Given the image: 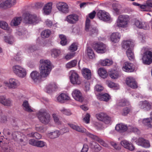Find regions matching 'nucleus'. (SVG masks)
<instances>
[{
  "label": "nucleus",
  "instance_id": "nucleus-1",
  "mask_svg": "<svg viewBox=\"0 0 152 152\" xmlns=\"http://www.w3.org/2000/svg\"><path fill=\"white\" fill-rule=\"evenodd\" d=\"M40 63L41 64L40 75L36 71H33L30 74L31 78L34 82L39 81L41 77H47L51 70V64L49 60L41 59L40 61Z\"/></svg>",
  "mask_w": 152,
  "mask_h": 152
},
{
  "label": "nucleus",
  "instance_id": "nucleus-2",
  "mask_svg": "<svg viewBox=\"0 0 152 152\" xmlns=\"http://www.w3.org/2000/svg\"><path fill=\"white\" fill-rule=\"evenodd\" d=\"M37 115L39 121L44 124H48L50 122V115L46 110H41L38 113Z\"/></svg>",
  "mask_w": 152,
  "mask_h": 152
},
{
  "label": "nucleus",
  "instance_id": "nucleus-3",
  "mask_svg": "<svg viewBox=\"0 0 152 152\" xmlns=\"http://www.w3.org/2000/svg\"><path fill=\"white\" fill-rule=\"evenodd\" d=\"M129 20L130 18L128 15H121L118 17L117 20V26L118 27L126 28Z\"/></svg>",
  "mask_w": 152,
  "mask_h": 152
},
{
  "label": "nucleus",
  "instance_id": "nucleus-4",
  "mask_svg": "<svg viewBox=\"0 0 152 152\" xmlns=\"http://www.w3.org/2000/svg\"><path fill=\"white\" fill-rule=\"evenodd\" d=\"M23 22L26 23H37L39 20L35 15H32L29 13L26 12L23 14Z\"/></svg>",
  "mask_w": 152,
  "mask_h": 152
},
{
  "label": "nucleus",
  "instance_id": "nucleus-5",
  "mask_svg": "<svg viewBox=\"0 0 152 152\" xmlns=\"http://www.w3.org/2000/svg\"><path fill=\"white\" fill-rule=\"evenodd\" d=\"M134 6H138L141 10L143 11L150 12L152 8V0H147L145 3L143 4H140L135 2L132 3Z\"/></svg>",
  "mask_w": 152,
  "mask_h": 152
},
{
  "label": "nucleus",
  "instance_id": "nucleus-6",
  "mask_svg": "<svg viewBox=\"0 0 152 152\" xmlns=\"http://www.w3.org/2000/svg\"><path fill=\"white\" fill-rule=\"evenodd\" d=\"M12 69L14 73L20 77L23 78L26 75V69L20 66L15 65L13 66Z\"/></svg>",
  "mask_w": 152,
  "mask_h": 152
},
{
  "label": "nucleus",
  "instance_id": "nucleus-7",
  "mask_svg": "<svg viewBox=\"0 0 152 152\" xmlns=\"http://www.w3.org/2000/svg\"><path fill=\"white\" fill-rule=\"evenodd\" d=\"M90 20L88 18H86L85 24V30L89 32L90 35H97L98 33V30L95 27L90 26Z\"/></svg>",
  "mask_w": 152,
  "mask_h": 152
},
{
  "label": "nucleus",
  "instance_id": "nucleus-8",
  "mask_svg": "<svg viewBox=\"0 0 152 152\" xmlns=\"http://www.w3.org/2000/svg\"><path fill=\"white\" fill-rule=\"evenodd\" d=\"M69 77L70 82L74 85H79L81 83V81L77 74L75 71H71Z\"/></svg>",
  "mask_w": 152,
  "mask_h": 152
},
{
  "label": "nucleus",
  "instance_id": "nucleus-9",
  "mask_svg": "<svg viewBox=\"0 0 152 152\" xmlns=\"http://www.w3.org/2000/svg\"><path fill=\"white\" fill-rule=\"evenodd\" d=\"M94 50L98 53H103L106 51V45L102 42L94 43L93 46Z\"/></svg>",
  "mask_w": 152,
  "mask_h": 152
},
{
  "label": "nucleus",
  "instance_id": "nucleus-10",
  "mask_svg": "<svg viewBox=\"0 0 152 152\" xmlns=\"http://www.w3.org/2000/svg\"><path fill=\"white\" fill-rule=\"evenodd\" d=\"M56 7L59 11L63 13H67L69 11V7L66 3L59 2L56 4Z\"/></svg>",
  "mask_w": 152,
  "mask_h": 152
},
{
  "label": "nucleus",
  "instance_id": "nucleus-11",
  "mask_svg": "<svg viewBox=\"0 0 152 152\" xmlns=\"http://www.w3.org/2000/svg\"><path fill=\"white\" fill-rule=\"evenodd\" d=\"M142 59L144 64L147 65L150 64L152 62V52L148 51L145 52Z\"/></svg>",
  "mask_w": 152,
  "mask_h": 152
},
{
  "label": "nucleus",
  "instance_id": "nucleus-12",
  "mask_svg": "<svg viewBox=\"0 0 152 152\" xmlns=\"http://www.w3.org/2000/svg\"><path fill=\"white\" fill-rule=\"evenodd\" d=\"M97 15L99 19L104 21H109L110 19L109 14L104 10H99L97 14Z\"/></svg>",
  "mask_w": 152,
  "mask_h": 152
},
{
  "label": "nucleus",
  "instance_id": "nucleus-13",
  "mask_svg": "<svg viewBox=\"0 0 152 152\" xmlns=\"http://www.w3.org/2000/svg\"><path fill=\"white\" fill-rule=\"evenodd\" d=\"M139 107L143 110L148 111L151 110L152 107V103L145 100L140 102L139 104Z\"/></svg>",
  "mask_w": 152,
  "mask_h": 152
},
{
  "label": "nucleus",
  "instance_id": "nucleus-14",
  "mask_svg": "<svg viewBox=\"0 0 152 152\" xmlns=\"http://www.w3.org/2000/svg\"><path fill=\"white\" fill-rule=\"evenodd\" d=\"M96 117L99 120L102 121L106 124H109L110 121V118L106 114L103 113H101L96 115Z\"/></svg>",
  "mask_w": 152,
  "mask_h": 152
},
{
  "label": "nucleus",
  "instance_id": "nucleus-15",
  "mask_svg": "<svg viewBox=\"0 0 152 152\" xmlns=\"http://www.w3.org/2000/svg\"><path fill=\"white\" fill-rule=\"evenodd\" d=\"M6 84L9 88H15L20 84L19 81L14 78H10L9 80V83H5Z\"/></svg>",
  "mask_w": 152,
  "mask_h": 152
},
{
  "label": "nucleus",
  "instance_id": "nucleus-16",
  "mask_svg": "<svg viewBox=\"0 0 152 152\" xmlns=\"http://www.w3.org/2000/svg\"><path fill=\"white\" fill-rule=\"evenodd\" d=\"M72 95L74 99L77 101L82 102L83 100L82 93L78 89L74 90L72 92Z\"/></svg>",
  "mask_w": 152,
  "mask_h": 152
},
{
  "label": "nucleus",
  "instance_id": "nucleus-17",
  "mask_svg": "<svg viewBox=\"0 0 152 152\" xmlns=\"http://www.w3.org/2000/svg\"><path fill=\"white\" fill-rule=\"evenodd\" d=\"M79 17L75 14L69 15L67 16L65 18V20L70 24H74L78 20Z\"/></svg>",
  "mask_w": 152,
  "mask_h": 152
},
{
  "label": "nucleus",
  "instance_id": "nucleus-18",
  "mask_svg": "<svg viewBox=\"0 0 152 152\" xmlns=\"http://www.w3.org/2000/svg\"><path fill=\"white\" fill-rule=\"evenodd\" d=\"M134 25L140 28L147 29L149 28L148 26L147 23L137 19H135L134 20Z\"/></svg>",
  "mask_w": 152,
  "mask_h": 152
},
{
  "label": "nucleus",
  "instance_id": "nucleus-19",
  "mask_svg": "<svg viewBox=\"0 0 152 152\" xmlns=\"http://www.w3.org/2000/svg\"><path fill=\"white\" fill-rule=\"evenodd\" d=\"M122 69L124 71L129 72H132L134 70L133 64L129 62H126L124 63Z\"/></svg>",
  "mask_w": 152,
  "mask_h": 152
},
{
  "label": "nucleus",
  "instance_id": "nucleus-20",
  "mask_svg": "<svg viewBox=\"0 0 152 152\" xmlns=\"http://www.w3.org/2000/svg\"><path fill=\"white\" fill-rule=\"evenodd\" d=\"M136 143L138 145L145 148H148L150 146L149 141L143 138H139L136 141Z\"/></svg>",
  "mask_w": 152,
  "mask_h": 152
},
{
  "label": "nucleus",
  "instance_id": "nucleus-21",
  "mask_svg": "<svg viewBox=\"0 0 152 152\" xmlns=\"http://www.w3.org/2000/svg\"><path fill=\"white\" fill-rule=\"evenodd\" d=\"M121 145L124 148L129 150L132 151L134 150L135 147L131 142H129L126 140H124L121 142Z\"/></svg>",
  "mask_w": 152,
  "mask_h": 152
},
{
  "label": "nucleus",
  "instance_id": "nucleus-22",
  "mask_svg": "<svg viewBox=\"0 0 152 152\" xmlns=\"http://www.w3.org/2000/svg\"><path fill=\"white\" fill-rule=\"evenodd\" d=\"M126 83L128 86L132 88H136L137 87L135 80L131 77H128L126 78Z\"/></svg>",
  "mask_w": 152,
  "mask_h": 152
},
{
  "label": "nucleus",
  "instance_id": "nucleus-23",
  "mask_svg": "<svg viewBox=\"0 0 152 152\" xmlns=\"http://www.w3.org/2000/svg\"><path fill=\"white\" fill-rule=\"evenodd\" d=\"M128 126L127 127L122 124H117L115 127L116 130L120 132H124L128 130Z\"/></svg>",
  "mask_w": 152,
  "mask_h": 152
},
{
  "label": "nucleus",
  "instance_id": "nucleus-24",
  "mask_svg": "<svg viewBox=\"0 0 152 152\" xmlns=\"http://www.w3.org/2000/svg\"><path fill=\"white\" fill-rule=\"evenodd\" d=\"M15 3V0H6L3 2L2 8L5 9L10 8L14 5Z\"/></svg>",
  "mask_w": 152,
  "mask_h": 152
},
{
  "label": "nucleus",
  "instance_id": "nucleus-25",
  "mask_svg": "<svg viewBox=\"0 0 152 152\" xmlns=\"http://www.w3.org/2000/svg\"><path fill=\"white\" fill-rule=\"evenodd\" d=\"M121 35L118 32L113 33L110 36L111 41L114 43H117L120 40L121 38Z\"/></svg>",
  "mask_w": 152,
  "mask_h": 152
},
{
  "label": "nucleus",
  "instance_id": "nucleus-26",
  "mask_svg": "<svg viewBox=\"0 0 152 152\" xmlns=\"http://www.w3.org/2000/svg\"><path fill=\"white\" fill-rule=\"evenodd\" d=\"M82 75L87 80L90 79L91 78V71L88 68H83L82 70Z\"/></svg>",
  "mask_w": 152,
  "mask_h": 152
},
{
  "label": "nucleus",
  "instance_id": "nucleus-27",
  "mask_svg": "<svg viewBox=\"0 0 152 152\" xmlns=\"http://www.w3.org/2000/svg\"><path fill=\"white\" fill-rule=\"evenodd\" d=\"M0 27L2 29L6 30L8 33H10L12 31V29L8 26V25L7 23L4 21H0Z\"/></svg>",
  "mask_w": 152,
  "mask_h": 152
},
{
  "label": "nucleus",
  "instance_id": "nucleus-28",
  "mask_svg": "<svg viewBox=\"0 0 152 152\" xmlns=\"http://www.w3.org/2000/svg\"><path fill=\"white\" fill-rule=\"evenodd\" d=\"M70 99V97L67 94L62 93L57 97V100L61 103H64V101L69 100Z\"/></svg>",
  "mask_w": 152,
  "mask_h": 152
},
{
  "label": "nucleus",
  "instance_id": "nucleus-29",
  "mask_svg": "<svg viewBox=\"0 0 152 152\" xmlns=\"http://www.w3.org/2000/svg\"><path fill=\"white\" fill-rule=\"evenodd\" d=\"M0 152H10L8 144L0 141Z\"/></svg>",
  "mask_w": 152,
  "mask_h": 152
},
{
  "label": "nucleus",
  "instance_id": "nucleus-30",
  "mask_svg": "<svg viewBox=\"0 0 152 152\" xmlns=\"http://www.w3.org/2000/svg\"><path fill=\"white\" fill-rule=\"evenodd\" d=\"M0 103L5 106H10L12 104L11 101L4 96H0Z\"/></svg>",
  "mask_w": 152,
  "mask_h": 152
},
{
  "label": "nucleus",
  "instance_id": "nucleus-31",
  "mask_svg": "<svg viewBox=\"0 0 152 152\" xmlns=\"http://www.w3.org/2000/svg\"><path fill=\"white\" fill-rule=\"evenodd\" d=\"M53 3L51 2H48L44 6L43 10L44 13L46 15H48L51 11Z\"/></svg>",
  "mask_w": 152,
  "mask_h": 152
},
{
  "label": "nucleus",
  "instance_id": "nucleus-32",
  "mask_svg": "<svg viewBox=\"0 0 152 152\" xmlns=\"http://www.w3.org/2000/svg\"><path fill=\"white\" fill-rule=\"evenodd\" d=\"M68 125L72 129L77 131L81 133L86 132V129L83 127H80L72 124H68Z\"/></svg>",
  "mask_w": 152,
  "mask_h": 152
},
{
  "label": "nucleus",
  "instance_id": "nucleus-33",
  "mask_svg": "<svg viewBox=\"0 0 152 152\" xmlns=\"http://www.w3.org/2000/svg\"><path fill=\"white\" fill-rule=\"evenodd\" d=\"M151 117L144 119L142 121L143 124L149 127H152V111L151 113Z\"/></svg>",
  "mask_w": 152,
  "mask_h": 152
},
{
  "label": "nucleus",
  "instance_id": "nucleus-34",
  "mask_svg": "<svg viewBox=\"0 0 152 152\" xmlns=\"http://www.w3.org/2000/svg\"><path fill=\"white\" fill-rule=\"evenodd\" d=\"M98 98L100 100L107 102L110 99V97L108 94L105 93L99 94Z\"/></svg>",
  "mask_w": 152,
  "mask_h": 152
},
{
  "label": "nucleus",
  "instance_id": "nucleus-35",
  "mask_svg": "<svg viewBox=\"0 0 152 152\" xmlns=\"http://www.w3.org/2000/svg\"><path fill=\"white\" fill-rule=\"evenodd\" d=\"M22 21L21 17L15 18L11 21L10 25L12 26H16L18 25Z\"/></svg>",
  "mask_w": 152,
  "mask_h": 152
},
{
  "label": "nucleus",
  "instance_id": "nucleus-36",
  "mask_svg": "<svg viewBox=\"0 0 152 152\" xmlns=\"http://www.w3.org/2000/svg\"><path fill=\"white\" fill-rule=\"evenodd\" d=\"M126 54L129 59L131 61H133L134 59V56L133 52L132 49L129 48L126 51Z\"/></svg>",
  "mask_w": 152,
  "mask_h": 152
},
{
  "label": "nucleus",
  "instance_id": "nucleus-37",
  "mask_svg": "<svg viewBox=\"0 0 152 152\" xmlns=\"http://www.w3.org/2000/svg\"><path fill=\"white\" fill-rule=\"evenodd\" d=\"M98 72L99 75L102 78H105L107 76V73L105 69L102 68H100L98 71Z\"/></svg>",
  "mask_w": 152,
  "mask_h": 152
},
{
  "label": "nucleus",
  "instance_id": "nucleus-38",
  "mask_svg": "<svg viewBox=\"0 0 152 152\" xmlns=\"http://www.w3.org/2000/svg\"><path fill=\"white\" fill-rule=\"evenodd\" d=\"M133 45V42L130 40L123 41L122 44V47L125 49L132 47Z\"/></svg>",
  "mask_w": 152,
  "mask_h": 152
},
{
  "label": "nucleus",
  "instance_id": "nucleus-39",
  "mask_svg": "<svg viewBox=\"0 0 152 152\" xmlns=\"http://www.w3.org/2000/svg\"><path fill=\"white\" fill-rule=\"evenodd\" d=\"M22 105L23 107V109L28 112H31L33 110L31 108L29 105L27 101H25L23 102Z\"/></svg>",
  "mask_w": 152,
  "mask_h": 152
},
{
  "label": "nucleus",
  "instance_id": "nucleus-40",
  "mask_svg": "<svg viewBox=\"0 0 152 152\" xmlns=\"http://www.w3.org/2000/svg\"><path fill=\"white\" fill-rule=\"evenodd\" d=\"M113 61L108 59H106L104 60H101L100 61V64L102 66H110L112 64Z\"/></svg>",
  "mask_w": 152,
  "mask_h": 152
},
{
  "label": "nucleus",
  "instance_id": "nucleus-41",
  "mask_svg": "<svg viewBox=\"0 0 152 152\" xmlns=\"http://www.w3.org/2000/svg\"><path fill=\"white\" fill-rule=\"evenodd\" d=\"M110 77L113 79H117L119 76L118 72L116 70H113L109 73Z\"/></svg>",
  "mask_w": 152,
  "mask_h": 152
},
{
  "label": "nucleus",
  "instance_id": "nucleus-42",
  "mask_svg": "<svg viewBox=\"0 0 152 152\" xmlns=\"http://www.w3.org/2000/svg\"><path fill=\"white\" fill-rule=\"evenodd\" d=\"M4 40L6 42L9 44H12L14 41L13 37L11 36H5Z\"/></svg>",
  "mask_w": 152,
  "mask_h": 152
},
{
  "label": "nucleus",
  "instance_id": "nucleus-43",
  "mask_svg": "<svg viewBox=\"0 0 152 152\" xmlns=\"http://www.w3.org/2000/svg\"><path fill=\"white\" fill-rule=\"evenodd\" d=\"M49 137L52 139H54L58 137L60 134V132L58 130H56L50 132L49 134Z\"/></svg>",
  "mask_w": 152,
  "mask_h": 152
},
{
  "label": "nucleus",
  "instance_id": "nucleus-44",
  "mask_svg": "<svg viewBox=\"0 0 152 152\" xmlns=\"http://www.w3.org/2000/svg\"><path fill=\"white\" fill-rule=\"evenodd\" d=\"M77 63V61L76 60L72 61L66 64V67L67 68H70L74 67L76 66Z\"/></svg>",
  "mask_w": 152,
  "mask_h": 152
},
{
  "label": "nucleus",
  "instance_id": "nucleus-45",
  "mask_svg": "<svg viewBox=\"0 0 152 152\" xmlns=\"http://www.w3.org/2000/svg\"><path fill=\"white\" fill-rule=\"evenodd\" d=\"M51 34V31L48 29L45 30L41 33V36L43 38L48 37Z\"/></svg>",
  "mask_w": 152,
  "mask_h": 152
},
{
  "label": "nucleus",
  "instance_id": "nucleus-46",
  "mask_svg": "<svg viewBox=\"0 0 152 152\" xmlns=\"http://www.w3.org/2000/svg\"><path fill=\"white\" fill-rule=\"evenodd\" d=\"M129 104V102L125 99H121L117 103L118 106L123 107L128 105Z\"/></svg>",
  "mask_w": 152,
  "mask_h": 152
},
{
  "label": "nucleus",
  "instance_id": "nucleus-47",
  "mask_svg": "<svg viewBox=\"0 0 152 152\" xmlns=\"http://www.w3.org/2000/svg\"><path fill=\"white\" fill-rule=\"evenodd\" d=\"M60 52L59 50L56 49H53L51 51V56L54 58H56L59 56Z\"/></svg>",
  "mask_w": 152,
  "mask_h": 152
},
{
  "label": "nucleus",
  "instance_id": "nucleus-48",
  "mask_svg": "<svg viewBox=\"0 0 152 152\" xmlns=\"http://www.w3.org/2000/svg\"><path fill=\"white\" fill-rule=\"evenodd\" d=\"M59 37L61 39V44L62 45H65L66 44L67 39L66 37L64 35L61 34L59 35Z\"/></svg>",
  "mask_w": 152,
  "mask_h": 152
},
{
  "label": "nucleus",
  "instance_id": "nucleus-49",
  "mask_svg": "<svg viewBox=\"0 0 152 152\" xmlns=\"http://www.w3.org/2000/svg\"><path fill=\"white\" fill-rule=\"evenodd\" d=\"M87 51L88 56L90 58L92 59L94 57L95 55L92 49L90 48H87Z\"/></svg>",
  "mask_w": 152,
  "mask_h": 152
},
{
  "label": "nucleus",
  "instance_id": "nucleus-50",
  "mask_svg": "<svg viewBox=\"0 0 152 152\" xmlns=\"http://www.w3.org/2000/svg\"><path fill=\"white\" fill-rule=\"evenodd\" d=\"M56 89L57 88L56 85L54 83L52 84H50L49 86L47 88V93H50L52 91V90L53 88Z\"/></svg>",
  "mask_w": 152,
  "mask_h": 152
},
{
  "label": "nucleus",
  "instance_id": "nucleus-51",
  "mask_svg": "<svg viewBox=\"0 0 152 152\" xmlns=\"http://www.w3.org/2000/svg\"><path fill=\"white\" fill-rule=\"evenodd\" d=\"M130 106L124 107L122 112V115H126L130 112L131 110Z\"/></svg>",
  "mask_w": 152,
  "mask_h": 152
},
{
  "label": "nucleus",
  "instance_id": "nucleus-52",
  "mask_svg": "<svg viewBox=\"0 0 152 152\" xmlns=\"http://www.w3.org/2000/svg\"><path fill=\"white\" fill-rule=\"evenodd\" d=\"M46 144V143L41 140L37 141L35 146L38 147L42 148L44 147Z\"/></svg>",
  "mask_w": 152,
  "mask_h": 152
},
{
  "label": "nucleus",
  "instance_id": "nucleus-53",
  "mask_svg": "<svg viewBox=\"0 0 152 152\" xmlns=\"http://www.w3.org/2000/svg\"><path fill=\"white\" fill-rule=\"evenodd\" d=\"M86 134L87 136L96 141H97V140L99 138L98 136L94 135L88 132H86Z\"/></svg>",
  "mask_w": 152,
  "mask_h": 152
},
{
  "label": "nucleus",
  "instance_id": "nucleus-54",
  "mask_svg": "<svg viewBox=\"0 0 152 152\" xmlns=\"http://www.w3.org/2000/svg\"><path fill=\"white\" fill-rule=\"evenodd\" d=\"M77 48V45L75 43H73L70 46L69 50L70 51L74 52L76 51Z\"/></svg>",
  "mask_w": 152,
  "mask_h": 152
},
{
  "label": "nucleus",
  "instance_id": "nucleus-55",
  "mask_svg": "<svg viewBox=\"0 0 152 152\" xmlns=\"http://www.w3.org/2000/svg\"><path fill=\"white\" fill-rule=\"evenodd\" d=\"M110 145L116 150H120L121 149L119 145L116 143L115 142L111 141L110 142Z\"/></svg>",
  "mask_w": 152,
  "mask_h": 152
},
{
  "label": "nucleus",
  "instance_id": "nucleus-56",
  "mask_svg": "<svg viewBox=\"0 0 152 152\" xmlns=\"http://www.w3.org/2000/svg\"><path fill=\"white\" fill-rule=\"evenodd\" d=\"M99 143L101 145L105 147H108V145L101 138L99 137L96 141Z\"/></svg>",
  "mask_w": 152,
  "mask_h": 152
},
{
  "label": "nucleus",
  "instance_id": "nucleus-57",
  "mask_svg": "<svg viewBox=\"0 0 152 152\" xmlns=\"http://www.w3.org/2000/svg\"><path fill=\"white\" fill-rule=\"evenodd\" d=\"M53 118L55 122L58 124H61V122L59 121V118L55 114H53Z\"/></svg>",
  "mask_w": 152,
  "mask_h": 152
},
{
  "label": "nucleus",
  "instance_id": "nucleus-58",
  "mask_svg": "<svg viewBox=\"0 0 152 152\" xmlns=\"http://www.w3.org/2000/svg\"><path fill=\"white\" fill-rule=\"evenodd\" d=\"M128 130L131 132H136L138 131V129L136 127L129 126H128Z\"/></svg>",
  "mask_w": 152,
  "mask_h": 152
},
{
  "label": "nucleus",
  "instance_id": "nucleus-59",
  "mask_svg": "<svg viewBox=\"0 0 152 152\" xmlns=\"http://www.w3.org/2000/svg\"><path fill=\"white\" fill-rule=\"evenodd\" d=\"M60 111L63 113L67 115H69L72 114L71 112L69 110L65 109L64 108L61 109L60 110Z\"/></svg>",
  "mask_w": 152,
  "mask_h": 152
},
{
  "label": "nucleus",
  "instance_id": "nucleus-60",
  "mask_svg": "<svg viewBox=\"0 0 152 152\" xmlns=\"http://www.w3.org/2000/svg\"><path fill=\"white\" fill-rule=\"evenodd\" d=\"M75 53H68L65 56V58L67 60H70L72 58L75 56Z\"/></svg>",
  "mask_w": 152,
  "mask_h": 152
},
{
  "label": "nucleus",
  "instance_id": "nucleus-61",
  "mask_svg": "<svg viewBox=\"0 0 152 152\" xmlns=\"http://www.w3.org/2000/svg\"><path fill=\"white\" fill-rule=\"evenodd\" d=\"M90 115L89 113H87L85 117L83 118V120L86 123H89L90 121Z\"/></svg>",
  "mask_w": 152,
  "mask_h": 152
},
{
  "label": "nucleus",
  "instance_id": "nucleus-62",
  "mask_svg": "<svg viewBox=\"0 0 152 152\" xmlns=\"http://www.w3.org/2000/svg\"><path fill=\"white\" fill-rule=\"evenodd\" d=\"M44 5V3H43L39 2L35 3V7L37 9H40Z\"/></svg>",
  "mask_w": 152,
  "mask_h": 152
},
{
  "label": "nucleus",
  "instance_id": "nucleus-63",
  "mask_svg": "<svg viewBox=\"0 0 152 152\" xmlns=\"http://www.w3.org/2000/svg\"><path fill=\"white\" fill-rule=\"evenodd\" d=\"M37 50L36 47L35 45L34 46H30L28 47V52H29V51L30 52H32L36 50Z\"/></svg>",
  "mask_w": 152,
  "mask_h": 152
},
{
  "label": "nucleus",
  "instance_id": "nucleus-64",
  "mask_svg": "<svg viewBox=\"0 0 152 152\" xmlns=\"http://www.w3.org/2000/svg\"><path fill=\"white\" fill-rule=\"evenodd\" d=\"M89 147L88 145L84 144L80 152H87L88 150Z\"/></svg>",
  "mask_w": 152,
  "mask_h": 152
}]
</instances>
